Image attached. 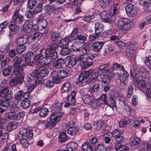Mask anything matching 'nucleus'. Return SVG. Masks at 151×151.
Here are the masks:
<instances>
[{"label":"nucleus","instance_id":"obj_1","mask_svg":"<svg viewBox=\"0 0 151 151\" xmlns=\"http://www.w3.org/2000/svg\"><path fill=\"white\" fill-rule=\"evenodd\" d=\"M98 71L93 69H91L87 71H84L81 73L77 78L76 83H80L83 86L89 83L88 77H90V81L92 83L95 82L97 80Z\"/></svg>","mask_w":151,"mask_h":151},{"label":"nucleus","instance_id":"obj_2","mask_svg":"<svg viewBox=\"0 0 151 151\" xmlns=\"http://www.w3.org/2000/svg\"><path fill=\"white\" fill-rule=\"evenodd\" d=\"M112 65L114 70H122L123 72L122 77L121 74L117 73H116V74L118 75V78L120 80L121 83L120 88L122 89L125 88V85L127 82V80L129 78L128 73L125 70L124 66L116 62H114Z\"/></svg>","mask_w":151,"mask_h":151},{"label":"nucleus","instance_id":"obj_3","mask_svg":"<svg viewBox=\"0 0 151 151\" xmlns=\"http://www.w3.org/2000/svg\"><path fill=\"white\" fill-rule=\"evenodd\" d=\"M22 30L26 33L35 32L38 31V27L33 24L31 20H28L24 22L22 26Z\"/></svg>","mask_w":151,"mask_h":151},{"label":"nucleus","instance_id":"obj_4","mask_svg":"<svg viewBox=\"0 0 151 151\" xmlns=\"http://www.w3.org/2000/svg\"><path fill=\"white\" fill-rule=\"evenodd\" d=\"M130 21L126 18H120L117 21L118 27L122 30L127 31L130 27Z\"/></svg>","mask_w":151,"mask_h":151},{"label":"nucleus","instance_id":"obj_5","mask_svg":"<svg viewBox=\"0 0 151 151\" xmlns=\"http://www.w3.org/2000/svg\"><path fill=\"white\" fill-rule=\"evenodd\" d=\"M52 79L56 83H59L60 81V78H64L67 76V73L65 70H60L55 71L51 73Z\"/></svg>","mask_w":151,"mask_h":151},{"label":"nucleus","instance_id":"obj_6","mask_svg":"<svg viewBox=\"0 0 151 151\" xmlns=\"http://www.w3.org/2000/svg\"><path fill=\"white\" fill-rule=\"evenodd\" d=\"M124 133V131L122 129H115L111 132L112 136L114 138L115 143H121L124 140V137L122 135Z\"/></svg>","mask_w":151,"mask_h":151},{"label":"nucleus","instance_id":"obj_7","mask_svg":"<svg viewBox=\"0 0 151 151\" xmlns=\"http://www.w3.org/2000/svg\"><path fill=\"white\" fill-rule=\"evenodd\" d=\"M58 47V45L57 44L47 46L45 51V55L53 58H56L57 57V53L55 50Z\"/></svg>","mask_w":151,"mask_h":151},{"label":"nucleus","instance_id":"obj_8","mask_svg":"<svg viewBox=\"0 0 151 151\" xmlns=\"http://www.w3.org/2000/svg\"><path fill=\"white\" fill-rule=\"evenodd\" d=\"M125 9L127 14L129 17H135L137 14L138 11V8L132 4L127 5Z\"/></svg>","mask_w":151,"mask_h":151},{"label":"nucleus","instance_id":"obj_9","mask_svg":"<svg viewBox=\"0 0 151 151\" xmlns=\"http://www.w3.org/2000/svg\"><path fill=\"white\" fill-rule=\"evenodd\" d=\"M119 6L118 3L114 2L111 6L110 8L111 15V19L114 22L118 18Z\"/></svg>","mask_w":151,"mask_h":151},{"label":"nucleus","instance_id":"obj_10","mask_svg":"<svg viewBox=\"0 0 151 151\" xmlns=\"http://www.w3.org/2000/svg\"><path fill=\"white\" fill-rule=\"evenodd\" d=\"M42 68V66L41 65H39L37 67L36 69H35L34 71H37V76L36 80H38L39 78H41L40 80V83H41L42 78L48 74V70L45 68L41 69Z\"/></svg>","mask_w":151,"mask_h":151},{"label":"nucleus","instance_id":"obj_11","mask_svg":"<svg viewBox=\"0 0 151 151\" xmlns=\"http://www.w3.org/2000/svg\"><path fill=\"white\" fill-rule=\"evenodd\" d=\"M20 9H16L12 15V22L17 24H21L24 21V17L21 14H19Z\"/></svg>","mask_w":151,"mask_h":151},{"label":"nucleus","instance_id":"obj_12","mask_svg":"<svg viewBox=\"0 0 151 151\" xmlns=\"http://www.w3.org/2000/svg\"><path fill=\"white\" fill-rule=\"evenodd\" d=\"M22 116V113L19 111H10L6 114L7 118L12 120H19Z\"/></svg>","mask_w":151,"mask_h":151},{"label":"nucleus","instance_id":"obj_13","mask_svg":"<svg viewBox=\"0 0 151 151\" xmlns=\"http://www.w3.org/2000/svg\"><path fill=\"white\" fill-rule=\"evenodd\" d=\"M141 139L139 138L136 137L130 142L129 144L132 148L135 149H140L143 147L142 144L141 143Z\"/></svg>","mask_w":151,"mask_h":151},{"label":"nucleus","instance_id":"obj_14","mask_svg":"<svg viewBox=\"0 0 151 151\" xmlns=\"http://www.w3.org/2000/svg\"><path fill=\"white\" fill-rule=\"evenodd\" d=\"M24 77L22 76L15 77L10 81L9 84L11 86H16L22 84L24 81Z\"/></svg>","mask_w":151,"mask_h":151},{"label":"nucleus","instance_id":"obj_15","mask_svg":"<svg viewBox=\"0 0 151 151\" xmlns=\"http://www.w3.org/2000/svg\"><path fill=\"white\" fill-rule=\"evenodd\" d=\"M18 134L22 135L24 139H26L30 140L33 137V134L32 132L27 129H23L21 131H20Z\"/></svg>","mask_w":151,"mask_h":151},{"label":"nucleus","instance_id":"obj_16","mask_svg":"<svg viewBox=\"0 0 151 151\" xmlns=\"http://www.w3.org/2000/svg\"><path fill=\"white\" fill-rule=\"evenodd\" d=\"M63 112H54L52 113L50 118V122L55 123V125L56 123L60 120L63 115Z\"/></svg>","mask_w":151,"mask_h":151},{"label":"nucleus","instance_id":"obj_17","mask_svg":"<svg viewBox=\"0 0 151 151\" xmlns=\"http://www.w3.org/2000/svg\"><path fill=\"white\" fill-rule=\"evenodd\" d=\"M29 37L27 35H23L17 38L16 43L18 45H24L28 42Z\"/></svg>","mask_w":151,"mask_h":151},{"label":"nucleus","instance_id":"obj_18","mask_svg":"<svg viewBox=\"0 0 151 151\" xmlns=\"http://www.w3.org/2000/svg\"><path fill=\"white\" fill-rule=\"evenodd\" d=\"M28 95L27 93L23 94V91H19L14 94V99L17 102L22 101L24 99H27Z\"/></svg>","mask_w":151,"mask_h":151},{"label":"nucleus","instance_id":"obj_19","mask_svg":"<svg viewBox=\"0 0 151 151\" xmlns=\"http://www.w3.org/2000/svg\"><path fill=\"white\" fill-rule=\"evenodd\" d=\"M0 96L2 98L10 99L12 97V94L9 93V89L8 88H5L0 90Z\"/></svg>","mask_w":151,"mask_h":151},{"label":"nucleus","instance_id":"obj_20","mask_svg":"<svg viewBox=\"0 0 151 151\" xmlns=\"http://www.w3.org/2000/svg\"><path fill=\"white\" fill-rule=\"evenodd\" d=\"M37 71H34L32 73L29 74L26 77V81L30 84L35 83L36 79L37 78Z\"/></svg>","mask_w":151,"mask_h":151},{"label":"nucleus","instance_id":"obj_21","mask_svg":"<svg viewBox=\"0 0 151 151\" xmlns=\"http://www.w3.org/2000/svg\"><path fill=\"white\" fill-rule=\"evenodd\" d=\"M76 93V91H73L66 97L67 102H69L71 106H74L76 104L75 97Z\"/></svg>","mask_w":151,"mask_h":151},{"label":"nucleus","instance_id":"obj_22","mask_svg":"<svg viewBox=\"0 0 151 151\" xmlns=\"http://www.w3.org/2000/svg\"><path fill=\"white\" fill-rule=\"evenodd\" d=\"M100 16L101 18L104 20L105 22L111 23L114 22L111 19V15L107 14L106 12L104 11L100 14Z\"/></svg>","mask_w":151,"mask_h":151},{"label":"nucleus","instance_id":"obj_23","mask_svg":"<svg viewBox=\"0 0 151 151\" xmlns=\"http://www.w3.org/2000/svg\"><path fill=\"white\" fill-rule=\"evenodd\" d=\"M39 26L38 30L42 32L41 33L46 34L48 31V29L47 27V22L46 20H43L42 21L38 24Z\"/></svg>","mask_w":151,"mask_h":151},{"label":"nucleus","instance_id":"obj_24","mask_svg":"<svg viewBox=\"0 0 151 151\" xmlns=\"http://www.w3.org/2000/svg\"><path fill=\"white\" fill-rule=\"evenodd\" d=\"M82 149L83 151H94L96 149V147L94 145L85 142L82 145Z\"/></svg>","mask_w":151,"mask_h":151},{"label":"nucleus","instance_id":"obj_25","mask_svg":"<svg viewBox=\"0 0 151 151\" xmlns=\"http://www.w3.org/2000/svg\"><path fill=\"white\" fill-rule=\"evenodd\" d=\"M105 43V42L104 41H99L93 42L92 45L93 50L96 52H99Z\"/></svg>","mask_w":151,"mask_h":151},{"label":"nucleus","instance_id":"obj_26","mask_svg":"<svg viewBox=\"0 0 151 151\" xmlns=\"http://www.w3.org/2000/svg\"><path fill=\"white\" fill-rule=\"evenodd\" d=\"M34 53L33 52L29 51L26 54H25L24 55V58L25 62L28 66H32L33 65L32 63L30 62L31 60V57L33 55Z\"/></svg>","mask_w":151,"mask_h":151},{"label":"nucleus","instance_id":"obj_27","mask_svg":"<svg viewBox=\"0 0 151 151\" xmlns=\"http://www.w3.org/2000/svg\"><path fill=\"white\" fill-rule=\"evenodd\" d=\"M83 44L81 42H75L72 44L71 48L74 51H79L82 50Z\"/></svg>","mask_w":151,"mask_h":151},{"label":"nucleus","instance_id":"obj_28","mask_svg":"<svg viewBox=\"0 0 151 151\" xmlns=\"http://www.w3.org/2000/svg\"><path fill=\"white\" fill-rule=\"evenodd\" d=\"M22 135L18 134V139L19 140L20 144L24 149L27 148L29 146V144L27 139H24Z\"/></svg>","mask_w":151,"mask_h":151},{"label":"nucleus","instance_id":"obj_29","mask_svg":"<svg viewBox=\"0 0 151 151\" xmlns=\"http://www.w3.org/2000/svg\"><path fill=\"white\" fill-rule=\"evenodd\" d=\"M52 58L46 56L42 58L40 60L39 62L41 64L47 65L50 64L53 60Z\"/></svg>","mask_w":151,"mask_h":151},{"label":"nucleus","instance_id":"obj_30","mask_svg":"<svg viewBox=\"0 0 151 151\" xmlns=\"http://www.w3.org/2000/svg\"><path fill=\"white\" fill-rule=\"evenodd\" d=\"M17 24L12 21L9 26L10 30L14 33H17L19 29V26Z\"/></svg>","mask_w":151,"mask_h":151},{"label":"nucleus","instance_id":"obj_31","mask_svg":"<svg viewBox=\"0 0 151 151\" xmlns=\"http://www.w3.org/2000/svg\"><path fill=\"white\" fill-rule=\"evenodd\" d=\"M17 146V145L13 144L11 145V144H8L6 146L3 151H20L19 149H18Z\"/></svg>","mask_w":151,"mask_h":151},{"label":"nucleus","instance_id":"obj_32","mask_svg":"<svg viewBox=\"0 0 151 151\" xmlns=\"http://www.w3.org/2000/svg\"><path fill=\"white\" fill-rule=\"evenodd\" d=\"M25 66V64H23L18 67L15 68L14 70V73L16 76L22 75L23 73V71L24 68Z\"/></svg>","mask_w":151,"mask_h":151},{"label":"nucleus","instance_id":"obj_33","mask_svg":"<svg viewBox=\"0 0 151 151\" xmlns=\"http://www.w3.org/2000/svg\"><path fill=\"white\" fill-rule=\"evenodd\" d=\"M78 147V145L75 142H72L67 144L66 146V150L67 151H75Z\"/></svg>","mask_w":151,"mask_h":151},{"label":"nucleus","instance_id":"obj_34","mask_svg":"<svg viewBox=\"0 0 151 151\" xmlns=\"http://www.w3.org/2000/svg\"><path fill=\"white\" fill-rule=\"evenodd\" d=\"M121 143H115L114 145V148L116 151H129V148L127 146L124 145H121Z\"/></svg>","mask_w":151,"mask_h":151},{"label":"nucleus","instance_id":"obj_35","mask_svg":"<svg viewBox=\"0 0 151 151\" xmlns=\"http://www.w3.org/2000/svg\"><path fill=\"white\" fill-rule=\"evenodd\" d=\"M137 73L139 76L143 78H146L148 75L147 70L144 67H141L140 68H138Z\"/></svg>","mask_w":151,"mask_h":151},{"label":"nucleus","instance_id":"obj_36","mask_svg":"<svg viewBox=\"0 0 151 151\" xmlns=\"http://www.w3.org/2000/svg\"><path fill=\"white\" fill-rule=\"evenodd\" d=\"M131 120L130 119L126 117H123L119 122V125L121 127L126 126L128 124L131 123Z\"/></svg>","mask_w":151,"mask_h":151},{"label":"nucleus","instance_id":"obj_37","mask_svg":"<svg viewBox=\"0 0 151 151\" xmlns=\"http://www.w3.org/2000/svg\"><path fill=\"white\" fill-rule=\"evenodd\" d=\"M64 60L62 58L58 59L53 64V66L56 68L60 69L63 67Z\"/></svg>","mask_w":151,"mask_h":151},{"label":"nucleus","instance_id":"obj_38","mask_svg":"<svg viewBox=\"0 0 151 151\" xmlns=\"http://www.w3.org/2000/svg\"><path fill=\"white\" fill-rule=\"evenodd\" d=\"M78 130V128L77 127L71 126L68 128L67 132L71 136H74L77 133Z\"/></svg>","mask_w":151,"mask_h":151},{"label":"nucleus","instance_id":"obj_39","mask_svg":"<svg viewBox=\"0 0 151 151\" xmlns=\"http://www.w3.org/2000/svg\"><path fill=\"white\" fill-rule=\"evenodd\" d=\"M41 78H39L38 80H36L35 83L29 84L28 86V92L30 93L33 90L36 86L40 83Z\"/></svg>","mask_w":151,"mask_h":151},{"label":"nucleus","instance_id":"obj_40","mask_svg":"<svg viewBox=\"0 0 151 151\" xmlns=\"http://www.w3.org/2000/svg\"><path fill=\"white\" fill-rule=\"evenodd\" d=\"M62 104L61 102H56L52 105L53 109L55 111V113L63 112L61 107Z\"/></svg>","mask_w":151,"mask_h":151},{"label":"nucleus","instance_id":"obj_41","mask_svg":"<svg viewBox=\"0 0 151 151\" xmlns=\"http://www.w3.org/2000/svg\"><path fill=\"white\" fill-rule=\"evenodd\" d=\"M13 69V67L12 65H10L7 67L5 68L3 70L2 72L3 75L5 77H7L9 76Z\"/></svg>","mask_w":151,"mask_h":151},{"label":"nucleus","instance_id":"obj_42","mask_svg":"<svg viewBox=\"0 0 151 151\" xmlns=\"http://www.w3.org/2000/svg\"><path fill=\"white\" fill-rule=\"evenodd\" d=\"M60 35V33L55 31L53 30L50 32V38L52 41H57Z\"/></svg>","mask_w":151,"mask_h":151},{"label":"nucleus","instance_id":"obj_43","mask_svg":"<svg viewBox=\"0 0 151 151\" xmlns=\"http://www.w3.org/2000/svg\"><path fill=\"white\" fill-rule=\"evenodd\" d=\"M90 104L91 108L95 109H97L101 104L99 100L94 98H93Z\"/></svg>","mask_w":151,"mask_h":151},{"label":"nucleus","instance_id":"obj_44","mask_svg":"<svg viewBox=\"0 0 151 151\" xmlns=\"http://www.w3.org/2000/svg\"><path fill=\"white\" fill-rule=\"evenodd\" d=\"M95 32L99 34L104 29V26L100 22H97L95 25Z\"/></svg>","mask_w":151,"mask_h":151},{"label":"nucleus","instance_id":"obj_45","mask_svg":"<svg viewBox=\"0 0 151 151\" xmlns=\"http://www.w3.org/2000/svg\"><path fill=\"white\" fill-rule=\"evenodd\" d=\"M68 139L67 136L65 132H61L58 135V140L60 142L64 143Z\"/></svg>","mask_w":151,"mask_h":151},{"label":"nucleus","instance_id":"obj_46","mask_svg":"<svg viewBox=\"0 0 151 151\" xmlns=\"http://www.w3.org/2000/svg\"><path fill=\"white\" fill-rule=\"evenodd\" d=\"M99 85L96 83L91 84L89 87V91L91 93L97 92L99 89Z\"/></svg>","mask_w":151,"mask_h":151},{"label":"nucleus","instance_id":"obj_47","mask_svg":"<svg viewBox=\"0 0 151 151\" xmlns=\"http://www.w3.org/2000/svg\"><path fill=\"white\" fill-rule=\"evenodd\" d=\"M114 2V0H101L100 2V6L102 8H106L111 2Z\"/></svg>","mask_w":151,"mask_h":151},{"label":"nucleus","instance_id":"obj_48","mask_svg":"<svg viewBox=\"0 0 151 151\" xmlns=\"http://www.w3.org/2000/svg\"><path fill=\"white\" fill-rule=\"evenodd\" d=\"M13 61L14 63H13V67L14 68L18 67L22 61V59L21 58L17 56L13 59Z\"/></svg>","mask_w":151,"mask_h":151},{"label":"nucleus","instance_id":"obj_49","mask_svg":"<svg viewBox=\"0 0 151 151\" xmlns=\"http://www.w3.org/2000/svg\"><path fill=\"white\" fill-rule=\"evenodd\" d=\"M70 84L69 82H67L64 83L61 89V92L62 93L68 92L70 88Z\"/></svg>","mask_w":151,"mask_h":151},{"label":"nucleus","instance_id":"obj_50","mask_svg":"<svg viewBox=\"0 0 151 151\" xmlns=\"http://www.w3.org/2000/svg\"><path fill=\"white\" fill-rule=\"evenodd\" d=\"M93 98L90 96L88 94H86L84 95L82 97V99L83 102L85 104H89Z\"/></svg>","mask_w":151,"mask_h":151},{"label":"nucleus","instance_id":"obj_51","mask_svg":"<svg viewBox=\"0 0 151 151\" xmlns=\"http://www.w3.org/2000/svg\"><path fill=\"white\" fill-rule=\"evenodd\" d=\"M86 59L87 60H86V62H84V63H80V65L83 69H85L87 67L91 66L93 64V61H89V60H88V59Z\"/></svg>","mask_w":151,"mask_h":151},{"label":"nucleus","instance_id":"obj_52","mask_svg":"<svg viewBox=\"0 0 151 151\" xmlns=\"http://www.w3.org/2000/svg\"><path fill=\"white\" fill-rule=\"evenodd\" d=\"M149 0L148 1H145L143 2L144 8L145 10L147 11H151V1Z\"/></svg>","mask_w":151,"mask_h":151},{"label":"nucleus","instance_id":"obj_53","mask_svg":"<svg viewBox=\"0 0 151 151\" xmlns=\"http://www.w3.org/2000/svg\"><path fill=\"white\" fill-rule=\"evenodd\" d=\"M136 84H137V87L141 90H142L146 86L145 81L143 79L139 80Z\"/></svg>","mask_w":151,"mask_h":151},{"label":"nucleus","instance_id":"obj_54","mask_svg":"<svg viewBox=\"0 0 151 151\" xmlns=\"http://www.w3.org/2000/svg\"><path fill=\"white\" fill-rule=\"evenodd\" d=\"M103 124V122L101 120H99L94 123L93 124L94 129L95 130H100L102 128Z\"/></svg>","mask_w":151,"mask_h":151},{"label":"nucleus","instance_id":"obj_55","mask_svg":"<svg viewBox=\"0 0 151 151\" xmlns=\"http://www.w3.org/2000/svg\"><path fill=\"white\" fill-rule=\"evenodd\" d=\"M20 104L24 109L28 108L30 105V102L27 99L22 100L20 102Z\"/></svg>","mask_w":151,"mask_h":151},{"label":"nucleus","instance_id":"obj_56","mask_svg":"<svg viewBox=\"0 0 151 151\" xmlns=\"http://www.w3.org/2000/svg\"><path fill=\"white\" fill-rule=\"evenodd\" d=\"M17 125L14 122H11L8 124L6 129L8 131H11L17 128Z\"/></svg>","mask_w":151,"mask_h":151},{"label":"nucleus","instance_id":"obj_57","mask_svg":"<svg viewBox=\"0 0 151 151\" xmlns=\"http://www.w3.org/2000/svg\"><path fill=\"white\" fill-rule=\"evenodd\" d=\"M49 112L48 109L45 108H43L41 109L40 112V116L43 117L47 116Z\"/></svg>","mask_w":151,"mask_h":151},{"label":"nucleus","instance_id":"obj_58","mask_svg":"<svg viewBox=\"0 0 151 151\" xmlns=\"http://www.w3.org/2000/svg\"><path fill=\"white\" fill-rule=\"evenodd\" d=\"M71 52V50L68 47H63L60 51V53L63 55H68Z\"/></svg>","mask_w":151,"mask_h":151},{"label":"nucleus","instance_id":"obj_59","mask_svg":"<svg viewBox=\"0 0 151 151\" xmlns=\"http://www.w3.org/2000/svg\"><path fill=\"white\" fill-rule=\"evenodd\" d=\"M87 36L86 35L77 34L76 35V38L77 40L82 41L83 42H85L87 40Z\"/></svg>","mask_w":151,"mask_h":151},{"label":"nucleus","instance_id":"obj_60","mask_svg":"<svg viewBox=\"0 0 151 151\" xmlns=\"http://www.w3.org/2000/svg\"><path fill=\"white\" fill-rule=\"evenodd\" d=\"M43 4L42 2L39 3L37 5V6L35 8L33 11L35 13L37 14L40 12L42 10Z\"/></svg>","mask_w":151,"mask_h":151},{"label":"nucleus","instance_id":"obj_61","mask_svg":"<svg viewBox=\"0 0 151 151\" xmlns=\"http://www.w3.org/2000/svg\"><path fill=\"white\" fill-rule=\"evenodd\" d=\"M106 104L110 106L111 107H115L116 104L114 99L111 97H110L109 99L107 100Z\"/></svg>","mask_w":151,"mask_h":151},{"label":"nucleus","instance_id":"obj_62","mask_svg":"<svg viewBox=\"0 0 151 151\" xmlns=\"http://www.w3.org/2000/svg\"><path fill=\"white\" fill-rule=\"evenodd\" d=\"M137 47V42L136 41H134L132 42L129 44L128 46V48L136 51Z\"/></svg>","mask_w":151,"mask_h":151},{"label":"nucleus","instance_id":"obj_63","mask_svg":"<svg viewBox=\"0 0 151 151\" xmlns=\"http://www.w3.org/2000/svg\"><path fill=\"white\" fill-rule=\"evenodd\" d=\"M135 52L136 51L128 48L126 50V55L130 58H132Z\"/></svg>","mask_w":151,"mask_h":151},{"label":"nucleus","instance_id":"obj_64","mask_svg":"<svg viewBox=\"0 0 151 151\" xmlns=\"http://www.w3.org/2000/svg\"><path fill=\"white\" fill-rule=\"evenodd\" d=\"M26 48V47L24 45H18L16 47V50L18 54H20L25 50Z\"/></svg>","mask_w":151,"mask_h":151}]
</instances>
